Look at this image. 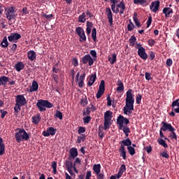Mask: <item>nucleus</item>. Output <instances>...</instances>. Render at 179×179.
Returning a JSON list of instances; mask_svg holds the SVG:
<instances>
[{"label": "nucleus", "mask_w": 179, "mask_h": 179, "mask_svg": "<svg viewBox=\"0 0 179 179\" xmlns=\"http://www.w3.org/2000/svg\"><path fill=\"white\" fill-rule=\"evenodd\" d=\"M92 38L94 43H97V29L93 28L92 30Z\"/></svg>", "instance_id": "nucleus-33"}, {"label": "nucleus", "mask_w": 179, "mask_h": 179, "mask_svg": "<svg viewBox=\"0 0 179 179\" xmlns=\"http://www.w3.org/2000/svg\"><path fill=\"white\" fill-rule=\"evenodd\" d=\"M81 62L84 64L86 65L87 64L90 66H92L93 64L94 63V61L93 60V58L90 56V55H85L81 58Z\"/></svg>", "instance_id": "nucleus-11"}, {"label": "nucleus", "mask_w": 179, "mask_h": 179, "mask_svg": "<svg viewBox=\"0 0 179 179\" xmlns=\"http://www.w3.org/2000/svg\"><path fill=\"white\" fill-rule=\"evenodd\" d=\"M104 85H105L104 80H102L99 85V90L96 93V99H100L101 97V96H103L104 94V92L106 90V87Z\"/></svg>", "instance_id": "nucleus-13"}, {"label": "nucleus", "mask_w": 179, "mask_h": 179, "mask_svg": "<svg viewBox=\"0 0 179 179\" xmlns=\"http://www.w3.org/2000/svg\"><path fill=\"white\" fill-rule=\"evenodd\" d=\"M134 5H141V6H148V3L146 0H134Z\"/></svg>", "instance_id": "nucleus-27"}, {"label": "nucleus", "mask_w": 179, "mask_h": 179, "mask_svg": "<svg viewBox=\"0 0 179 179\" xmlns=\"http://www.w3.org/2000/svg\"><path fill=\"white\" fill-rule=\"evenodd\" d=\"M129 41L130 43V45H132V47H134V45H135L136 43V37H135V36H131V38L129 39Z\"/></svg>", "instance_id": "nucleus-42"}, {"label": "nucleus", "mask_w": 179, "mask_h": 179, "mask_svg": "<svg viewBox=\"0 0 179 179\" xmlns=\"http://www.w3.org/2000/svg\"><path fill=\"white\" fill-rule=\"evenodd\" d=\"M76 33L80 36V38H81L83 41H86V34H85V29H83L82 27L76 28Z\"/></svg>", "instance_id": "nucleus-14"}, {"label": "nucleus", "mask_w": 179, "mask_h": 179, "mask_svg": "<svg viewBox=\"0 0 179 179\" xmlns=\"http://www.w3.org/2000/svg\"><path fill=\"white\" fill-rule=\"evenodd\" d=\"M86 31L88 36L92 33V27H93V22L87 21L86 22Z\"/></svg>", "instance_id": "nucleus-29"}, {"label": "nucleus", "mask_w": 179, "mask_h": 179, "mask_svg": "<svg viewBox=\"0 0 179 179\" xmlns=\"http://www.w3.org/2000/svg\"><path fill=\"white\" fill-rule=\"evenodd\" d=\"M5 154V143L0 144V156H3Z\"/></svg>", "instance_id": "nucleus-47"}, {"label": "nucleus", "mask_w": 179, "mask_h": 179, "mask_svg": "<svg viewBox=\"0 0 179 179\" xmlns=\"http://www.w3.org/2000/svg\"><path fill=\"white\" fill-rule=\"evenodd\" d=\"M16 131H18V132L15 133V138L17 143H20V142H24V141H26L30 139V135L27 134L24 129L17 128Z\"/></svg>", "instance_id": "nucleus-3"}, {"label": "nucleus", "mask_w": 179, "mask_h": 179, "mask_svg": "<svg viewBox=\"0 0 179 179\" xmlns=\"http://www.w3.org/2000/svg\"><path fill=\"white\" fill-rule=\"evenodd\" d=\"M15 69L17 72H20V71L24 69V64L22 62H19L15 65Z\"/></svg>", "instance_id": "nucleus-30"}, {"label": "nucleus", "mask_w": 179, "mask_h": 179, "mask_svg": "<svg viewBox=\"0 0 179 179\" xmlns=\"http://www.w3.org/2000/svg\"><path fill=\"white\" fill-rule=\"evenodd\" d=\"M117 124L118 125V129L120 131L122 129L125 136L128 138L129 136V134H131V129L127 126L129 124V120L123 115H120L117 119Z\"/></svg>", "instance_id": "nucleus-2"}, {"label": "nucleus", "mask_w": 179, "mask_h": 179, "mask_svg": "<svg viewBox=\"0 0 179 179\" xmlns=\"http://www.w3.org/2000/svg\"><path fill=\"white\" fill-rule=\"evenodd\" d=\"M111 118H113V112L108 110L104 113V120L111 121Z\"/></svg>", "instance_id": "nucleus-32"}, {"label": "nucleus", "mask_w": 179, "mask_h": 179, "mask_svg": "<svg viewBox=\"0 0 179 179\" xmlns=\"http://www.w3.org/2000/svg\"><path fill=\"white\" fill-rule=\"evenodd\" d=\"M41 16L43 17H45V19H51V17H54V15H52V14L47 15L44 13H41Z\"/></svg>", "instance_id": "nucleus-55"}, {"label": "nucleus", "mask_w": 179, "mask_h": 179, "mask_svg": "<svg viewBox=\"0 0 179 179\" xmlns=\"http://www.w3.org/2000/svg\"><path fill=\"white\" fill-rule=\"evenodd\" d=\"M78 22L80 23H85L86 22V13H83L82 15H79Z\"/></svg>", "instance_id": "nucleus-36"}, {"label": "nucleus", "mask_w": 179, "mask_h": 179, "mask_svg": "<svg viewBox=\"0 0 179 179\" xmlns=\"http://www.w3.org/2000/svg\"><path fill=\"white\" fill-rule=\"evenodd\" d=\"M155 44H156V41H155V39L148 40V45H150V47H153Z\"/></svg>", "instance_id": "nucleus-57"}, {"label": "nucleus", "mask_w": 179, "mask_h": 179, "mask_svg": "<svg viewBox=\"0 0 179 179\" xmlns=\"http://www.w3.org/2000/svg\"><path fill=\"white\" fill-rule=\"evenodd\" d=\"M55 117L59 118V120H62V113L59 110H56Z\"/></svg>", "instance_id": "nucleus-54"}, {"label": "nucleus", "mask_w": 179, "mask_h": 179, "mask_svg": "<svg viewBox=\"0 0 179 179\" xmlns=\"http://www.w3.org/2000/svg\"><path fill=\"white\" fill-rule=\"evenodd\" d=\"M123 143V141L119 142V145H120L119 148V153L120 157H122L123 160H127V151H125V145Z\"/></svg>", "instance_id": "nucleus-8"}, {"label": "nucleus", "mask_w": 179, "mask_h": 179, "mask_svg": "<svg viewBox=\"0 0 179 179\" xmlns=\"http://www.w3.org/2000/svg\"><path fill=\"white\" fill-rule=\"evenodd\" d=\"M32 124L35 125H38L40 121H41V117L40 116V113H37L36 115H34L31 117Z\"/></svg>", "instance_id": "nucleus-23"}, {"label": "nucleus", "mask_w": 179, "mask_h": 179, "mask_svg": "<svg viewBox=\"0 0 179 179\" xmlns=\"http://www.w3.org/2000/svg\"><path fill=\"white\" fill-rule=\"evenodd\" d=\"M144 150H146L147 153H150L152 150V146L151 145H148L144 148Z\"/></svg>", "instance_id": "nucleus-61"}, {"label": "nucleus", "mask_w": 179, "mask_h": 179, "mask_svg": "<svg viewBox=\"0 0 179 179\" xmlns=\"http://www.w3.org/2000/svg\"><path fill=\"white\" fill-rule=\"evenodd\" d=\"M22 38V35L19 33H11L10 36H8V40L10 43H16L17 40Z\"/></svg>", "instance_id": "nucleus-12"}, {"label": "nucleus", "mask_w": 179, "mask_h": 179, "mask_svg": "<svg viewBox=\"0 0 179 179\" xmlns=\"http://www.w3.org/2000/svg\"><path fill=\"white\" fill-rule=\"evenodd\" d=\"M162 12L165 14L166 17H170V15L173 13V8L170 7H165L163 8Z\"/></svg>", "instance_id": "nucleus-26"}, {"label": "nucleus", "mask_w": 179, "mask_h": 179, "mask_svg": "<svg viewBox=\"0 0 179 179\" xmlns=\"http://www.w3.org/2000/svg\"><path fill=\"white\" fill-rule=\"evenodd\" d=\"M159 8H160L159 1H155L152 2L150 6V10H152V12H154V13H156V12L159 10Z\"/></svg>", "instance_id": "nucleus-16"}, {"label": "nucleus", "mask_w": 179, "mask_h": 179, "mask_svg": "<svg viewBox=\"0 0 179 179\" xmlns=\"http://www.w3.org/2000/svg\"><path fill=\"white\" fill-rule=\"evenodd\" d=\"M15 9V8L13 6L5 8V15L9 22L10 20H16V17H17V13H16Z\"/></svg>", "instance_id": "nucleus-5"}, {"label": "nucleus", "mask_w": 179, "mask_h": 179, "mask_svg": "<svg viewBox=\"0 0 179 179\" xmlns=\"http://www.w3.org/2000/svg\"><path fill=\"white\" fill-rule=\"evenodd\" d=\"M72 64H73V66H75V67L78 66V65H79V62H78V59H77V58H73V59Z\"/></svg>", "instance_id": "nucleus-58"}, {"label": "nucleus", "mask_w": 179, "mask_h": 179, "mask_svg": "<svg viewBox=\"0 0 179 179\" xmlns=\"http://www.w3.org/2000/svg\"><path fill=\"white\" fill-rule=\"evenodd\" d=\"M80 76V77H79ZM85 78H86V73L80 75V72H78L76 76V82H78V87H83L85 85Z\"/></svg>", "instance_id": "nucleus-7"}, {"label": "nucleus", "mask_w": 179, "mask_h": 179, "mask_svg": "<svg viewBox=\"0 0 179 179\" xmlns=\"http://www.w3.org/2000/svg\"><path fill=\"white\" fill-rule=\"evenodd\" d=\"M27 57H28V59H29V61H31V62L37 59V54H36V52H34V50L28 51Z\"/></svg>", "instance_id": "nucleus-17"}, {"label": "nucleus", "mask_w": 179, "mask_h": 179, "mask_svg": "<svg viewBox=\"0 0 179 179\" xmlns=\"http://www.w3.org/2000/svg\"><path fill=\"white\" fill-rule=\"evenodd\" d=\"M162 157H164L165 159H169L170 155L167 153V152H163L161 153Z\"/></svg>", "instance_id": "nucleus-59"}, {"label": "nucleus", "mask_w": 179, "mask_h": 179, "mask_svg": "<svg viewBox=\"0 0 179 179\" xmlns=\"http://www.w3.org/2000/svg\"><path fill=\"white\" fill-rule=\"evenodd\" d=\"M127 171V166L125 164H122L120 168L119 169V173L122 175L124 174Z\"/></svg>", "instance_id": "nucleus-44"}, {"label": "nucleus", "mask_w": 179, "mask_h": 179, "mask_svg": "<svg viewBox=\"0 0 179 179\" xmlns=\"http://www.w3.org/2000/svg\"><path fill=\"white\" fill-rule=\"evenodd\" d=\"M87 99H81V101H80V104L82 105V106H87Z\"/></svg>", "instance_id": "nucleus-62"}, {"label": "nucleus", "mask_w": 179, "mask_h": 179, "mask_svg": "<svg viewBox=\"0 0 179 179\" xmlns=\"http://www.w3.org/2000/svg\"><path fill=\"white\" fill-rule=\"evenodd\" d=\"M38 90V83L36 80H33L32 85L29 87L30 93L33 92H37Z\"/></svg>", "instance_id": "nucleus-22"}, {"label": "nucleus", "mask_w": 179, "mask_h": 179, "mask_svg": "<svg viewBox=\"0 0 179 179\" xmlns=\"http://www.w3.org/2000/svg\"><path fill=\"white\" fill-rule=\"evenodd\" d=\"M9 80H10V78L5 76L0 77V86H4V87H6Z\"/></svg>", "instance_id": "nucleus-21"}, {"label": "nucleus", "mask_w": 179, "mask_h": 179, "mask_svg": "<svg viewBox=\"0 0 179 179\" xmlns=\"http://www.w3.org/2000/svg\"><path fill=\"white\" fill-rule=\"evenodd\" d=\"M96 179H104V173H98L96 174Z\"/></svg>", "instance_id": "nucleus-64"}, {"label": "nucleus", "mask_w": 179, "mask_h": 179, "mask_svg": "<svg viewBox=\"0 0 179 179\" xmlns=\"http://www.w3.org/2000/svg\"><path fill=\"white\" fill-rule=\"evenodd\" d=\"M1 48H7L9 47V42H8V37L3 36L2 41L0 43Z\"/></svg>", "instance_id": "nucleus-28"}, {"label": "nucleus", "mask_w": 179, "mask_h": 179, "mask_svg": "<svg viewBox=\"0 0 179 179\" xmlns=\"http://www.w3.org/2000/svg\"><path fill=\"white\" fill-rule=\"evenodd\" d=\"M92 178V171H87L85 179H90Z\"/></svg>", "instance_id": "nucleus-63"}, {"label": "nucleus", "mask_w": 179, "mask_h": 179, "mask_svg": "<svg viewBox=\"0 0 179 179\" xmlns=\"http://www.w3.org/2000/svg\"><path fill=\"white\" fill-rule=\"evenodd\" d=\"M86 139V135L82 134L81 136L78 137L77 143H80L81 142H85Z\"/></svg>", "instance_id": "nucleus-48"}, {"label": "nucleus", "mask_w": 179, "mask_h": 179, "mask_svg": "<svg viewBox=\"0 0 179 179\" xmlns=\"http://www.w3.org/2000/svg\"><path fill=\"white\" fill-rule=\"evenodd\" d=\"M75 157H78V149L72 148L70 150V156L69 159L71 160V159H75Z\"/></svg>", "instance_id": "nucleus-25"}, {"label": "nucleus", "mask_w": 179, "mask_h": 179, "mask_svg": "<svg viewBox=\"0 0 179 179\" xmlns=\"http://www.w3.org/2000/svg\"><path fill=\"white\" fill-rule=\"evenodd\" d=\"M98 135L101 139L104 138V133L103 132V125H100L98 129Z\"/></svg>", "instance_id": "nucleus-40"}, {"label": "nucleus", "mask_w": 179, "mask_h": 179, "mask_svg": "<svg viewBox=\"0 0 179 179\" xmlns=\"http://www.w3.org/2000/svg\"><path fill=\"white\" fill-rule=\"evenodd\" d=\"M57 134V129H55L54 127H49L47 129L46 131H43L42 133V135L43 136H50L51 135L52 136H54Z\"/></svg>", "instance_id": "nucleus-15"}, {"label": "nucleus", "mask_w": 179, "mask_h": 179, "mask_svg": "<svg viewBox=\"0 0 179 179\" xmlns=\"http://www.w3.org/2000/svg\"><path fill=\"white\" fill-rule=\"evenodd\" d=\"M123 141V145L124 146H127V150L131 156H134L135 155V148L134 147L131 146L132 145V141H131V139L129 138L122 140Z\"/></svg>", "instance_id": "nucleus-6"}, {"label": "nucleus", "mask_w": 179, "mask_h": 179, "mask_svg": "<svg viewBox=\"0 0 179 179\" xmlns=\"http://www.w3.org/2000/svg\"><path fill=\"white\" fill-rule=\"evenodd\" d=\"M90 54L93 58H97V52H96V50H90Z\"/></svg>", "instance_id": "nucleus-60"}, {"label": "nucleus", "mask_w": 179, "mask_h": 179, "mask_svg": "<svg viewBox=\"0 0 179 179\" xmlns=\"http://www.w3.org/2000/svg\"><path fill=\"white\" fill-rule=\"evenodd\" d=\"M171 134H170L171 139H175L177 141V134H176V130L171 131Z\"/></svg>", "instance_id": "nucleus-51"}, {"label": "nucleus", "mask_w": 179, "mask_h": 179, "mask_svg": "<svg viewBox=\"0 0 179 179\" xmlns=\"http://www.w3.org/2000/svg\"><path fill=\"white\" fill-rule=\"evenodd\" d=\"M66 170L73 169V164L71 161L66 160L64 162Z\"/></svg>", "instance_id": "nucleus-39"}, {"label": "nucleus", "mask_w": 179, "mask_h": 179, "mask_svg": "<svg viewBox=\"0 0 179 179\" xmlns=\"http://www.w3.org/2000/svg\"><path fill=\"white\" fill-rule=\"evenodd\" d=\"M90 121H92V117L87 116L85 117H83L84 124H89V122H90Z\"/></svg>", "instance_id": "nucleus-53"}, {"label": "nucleus", "mask_w": 179, "mask_h": 179, "mask_svg": "<svg viewBox=\"0 0 179 179\" xmlns=\"http://www.w3.org/2000/svg\"><path fill=\"white\" fill-rule=\"evenodd\" d=\"M145 79L146 80H152V73L145 72Z\"/></svg>", "instance_id": "nucleus-56"}, {"label": "nucleus", "mask_w": 179, "mask_h": 179, "mask_svg": "<svg viewBox=\"0 0 179 179\" xmlns=\"http://www.w3.org/2000/svg\"><path fill=\"white\" fill-rule=\"evenodd\" d=\"M93 170H94V173H96V174L100 173V171H101V165H100V164H94Z\"/></svg>", "instance_id": "nucleus-34"}, {"label": "nucleus", "mask_w": 179, "mask_h": 179, "mask_svg": "<svg viewBox=\"0 0 179 179\" xmlns=\"http://www.w3.org/2000/svg\"><path fill=\"white\" fill-rule=\"evenodd\" d=\"M22 105H19L18 103H15V106L14 107V113L15 114L19 113V111H20V110H22Z\"/></svg>", "instance_id": "nucleus-43"}, {"label": "nucleus", "mask_w": 179, "mask_h": 179, "mask_svg": "<svg viewBox=\"0 0 179 179\" xmlns=\"http://www.w3.org/2000/svg\"><path fill=\"white\" fill-rule=\"evenodd\" d=\"M108 61L111 65H114L117 62V54L114 53L112 57H108Z\"/></svg>", "instance_id": "nucleus-35"}, {"label": "nucleus", "mask_w": 179, "mask_h": 179, "mask_svg": "<svg viewBox=\"0 0 179 179\" xmlns=\"http://www.w3.org/2000/svg\"><path fill=\"white\" fill-rule=\"evenodd\" d=\"M15 103L20 106H26L27 104V101L24 98V95L19 94L15 96Z\"/></svg>", "instance_id": "nucleus-10"}, {"label": "nucleus", "mask_w": 179, "mask_h": 179, "mask_svg": "<svg viewBox=\"0 0 179 179\" xmlns=\"http://www.w3.org/2000/svg\"><path fill=\"white\" fill-rule=\"evenodd\" d=\"M136 104H141V101H142V94H138L136 97Z\"/></svg>", "instance_id": "nucleus-50"}, {"label": "nucleus", "mask_w": 179, "mask_h": 179, "mask_svg": "<svg viewBox=\"0 0 179 179\" xmlns=\"http://www.w3.org/2000/svg\"><path fill=\"white\" fill-rule=\"evenodd\" d=\"M112 5L110 6L111 7V10L113 12V13H118V12H120V10H118V8H117L115 10V3H117L118 2V0H110Z\"/></svg>", "instance_id": "nucleus-31"}, {"label": "nucleus", "mask_w": 179, "mask_h": 179, "mask_svg": "<svg viewBox=\"0 0 179 179\" xmlns=\"http://www.w3.org/2000/svg\"><path fill=\"white\" fill-rule=\"evenodd\" d=\"M96 79H97V76L96 75V73H94L90 76V80L87 83V85L90 87L93 86V84L96 82Z\"/></svg>", "instance_id": "nucleus-24"}, {"label": "nucleus", "mask_w": 179, "mask_h": 179, "mask_svg": "<svg viewBox=\"0 0 179 179\" xmlns=\"http://www.w3.org/2000/svg\"><path fill=\"white\" fill-rule=\"evenodd\" d=\"M117 93H122V92H124L125 87H124V83L121 80H117Z\"/></svg>", "instance_id": "nucleus-20"}, {"label": "nucleus", "mask_w": 179, "mask_h": 179, "mask_svg": "<svg viewBox=\"0 0 179 179\" xmlns=\"http://www.w3.org/2000/svg\"><path fill=\"white\" fill-rule=\"evenodd\" d=\"M171 107L175 108V107H179V99H176L172 102Z\"/></svg>", "instance_id": "nucleus-52"}, {"label": "nucleus", "mask_w": 179, "mask_h": 179, "mask_svg": "<svg viewBox=\"0 0 179 179\" xmlns=\"http://www.w3.org/2000/svg\"><path fill=\"white\" fill-rule=\"evenodd\" d=\"M36 107L39 111L43 112L47 110L46 108H52L54 105L51 103L48 100L39 99L36 103Z\"/></svg>", "instance_id": "nucleus-4"}, {"label": "nucleus", "mask_w": 179, "mask_h": 179, "mask_svg": "<svg viewBox=\"0 0 179 179\" xmlns=\"http://www.w3.org/2000/svg\"><path fill=\"white\" fill-rule=\"evenodd\" d=\"M134 92L132 90L129 89L126 92L125 99V106L123 108V113L125 115H131L134 111V104H135V95L132 94Z\"/></svg>", "instance_id": "nucleus-1"}, {"label": "nucleus", "mask_w": 179, "mask_h": 179, "mask_svg": "<svg viewBox=\"0 0 179 179\" xmlns=\"http://www.w3.org/2000/svg\"><path fill=\"white\" fill-rule=\"evenodd\" d=\"M129 24L127 25V30L128 31H132L133 29H135V25H134V23H132V21L129 20Z\"/></svg>", "instance_id": "nucleus-45"}, {"label": "nucleus", "mask_w": 179, "mask_h": 179, "mask_svg": "<svg viewBox=\"0 0 179 179\" xmlns=\"http://www.w3.org/2000/svg\"><path fill=\"white\" fill-rule=\"evenodd\" d=\"M110 120H104L103 129L106 131V129H110Z\"/></svg>", "instance_id": "nucleus-46"}, {"label": "nucleus", "mask_w": 179, "mask_h": 179, "mask_svg": "<svg viewBox=\"0 0 179 179\" xmlns=\"http://www.w3.org/2000/svg\"><path fill=\"white\" fill-rule=\"evenodd\" d=\"M120 9H125V4L124 3V1H121L119 4L115 3V10H117V9H118V10H120Z\"/></svg>", "instance_id": "nucleus-41"}, {"label": "nucleus", "mask_w": 179, "mask_h": 179, "mask_svg": "<svg viewBox=\"0 0 179 179\" xmlns=\"http://www.w3.org/2000/svg\"><path fill=\"white\" fill-rule=\"evenodd\" d=\"M136 16H138V14L136 13H134V16H133V20H134L136 26H137L138 27H141L142 25L141 24V22H139V21H138V18L136 17Z\"/></svg>", "instance_id": "nucleus-38"}, {"label": "nucleus", "mask_w": 179, "mask_h": 179, "mask_svg": "<svg viewBox=\"0 0 179 179\" xmlns=\"http://www.w3.org/2000/svg\"><path fill=\"white\" fill-rule=\"evenodd\" d=\"M138 55L140 57V58H141V59H148V54L146 53V50L145 48L138 50Z\"/></svg>", "instance_id": "nucleus-18"}, {"label": "nucleus", "mask_w": 179, "mask_h": 179, "mask_svg": "<svg viewBox=\"0 0 179 179\" xmlns=\"http://www.w3.org/2000/svg\"><path fill=\"white\" fill-rule=\"evenodd\" d=\"M86 132V128L83 127H80L78 130V134L79 135H83V134H85Z\"/></svg>", "instance_id": "nucleus-49"}, {"label": "nucleus", "mask_w": 179, "mask_h": 179, "mask_svg": "<svg viewBox=\"0 0 179 179\" xmlns=\"http://www.w3.org/2000/svg\"><path fill=\"white\" fill-rule=\"evenodd\" d=\"M107 17L108 19V22L110 23V26H113V12H111V8H107L106 9Z\"/></svg>", "instance_id": "nucleus-19"}, {"label": "nucleus", "mask_w": 179, "mask_h": 179, "mask_svg": "<svg viewBox=\"0 0 179 179\" xmlns=\"http://www.w3.org/2000/svg\"><path fill=\"white\" fill-rule=\"evenodd\" d=\"M161 125L162 127L160 129L164 132H166V131H169V132H171V131H176V128H174L170 123H167L166 122H162Z\"/></svg>", "instance_id": "nucleus-9"}, {"label": "nucleus", "mask_w": 179, "mask_h": 179, "mask_svg": "<svg viewBox=\"0 0 179 179\" xmlns=\"http://www.w3.org/2000/svg\"><path fill=\"white\" fill-rule=\"evenodd\" d=\"M157 142H158L159 145H160L161 146H163V148H164V149H167V148H169V145L166 143V141L164 140H163L162 138L158 139Z\"/></svg>", "instance_id": "nucleus-37"}]
</instances>
